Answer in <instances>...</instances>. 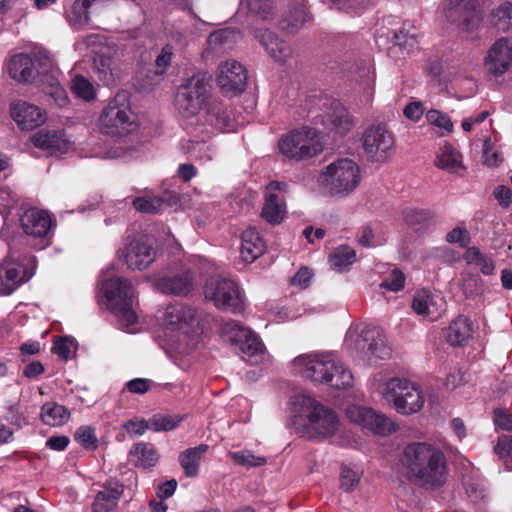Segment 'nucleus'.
Listing matches in <instances>:
<instances>
[{"label": "nucleus", "instance_id": "f257e3e1", "mask_svg": "<svg viewBox=\"0 0 512 512\" xmlns=\"http://www.w3.org/2000/svg\"><path fill=\"white\" fill-rule=\"evenodd\" d=\"M407 479L429 489H438L447 481V465L444 453L431 444H408L400 457Z\"/></svg>", "mask_w": 512, "mask_h": 512}, {"label": "nucleus", "instance_id": "f03ea898", "mask_svg": "<svg viewBox=\"0 0 512 512\" xmlns=\"http://www.w3.org/2000/svg\"><path fill=\"white\" fill-rule=\"evenodd\" d=\"M293 364L303 377L314 382L327 384L336 389H344L352 385L351 372L341 362H336L329 356L304 354L296 357Z\"/></svg>", "mask_w": 512, "mask_h": 512}, {"label": "nucleus", "instance_id": "7ed1b4c3", "mask_svg": "<svg viewBox=\"0 0 512 512\" xmlns=\"http://www.w3.org/2000/svg\"><path fill=\"white\" fill-rule=\"evenodd\" d=\"M295 405L300 407L306 419L299 431L302 437L325 440L336 434L339 417L333 409L322 405L308 395L297 396Z\"/></svg>", "mask_w": 512, "mask_h": 512}, {"label": "nucleus", "instance_id": "20e7f679", "mask_svg": "<svg viewBox=\"0 0 512 512\" xmlns=\"http://www.w3.org/2000/svg\"><path fill=\"white\" fill-rule=\"evenodd\" d=\"M101 291L107 308L115 315L121 327L128 328L138 322L134 308L136 291L128 279L119 276L104 279Z\"/></svg>", "mask_w": 512, "mask_h": 512}, {"label": "nucleus", "instance_id": "39448f33", "mask_svg": "<svg viewBox=\"0 0 512 512\" xmlns=\"http://www.w3.org/2000/svg\"><path fill=\"white\" fill-rule=\"evenodd\" d=\"M361 173L358 164L349 158L338 159L321 172L320 182L330 196L346 197L360 184Z\"/></svg>", "mask_w": 512, "mask_h": 512}, {"label": "nucleus", "instance_id": "423d86ee", "mask_svg": "<svg viewBox=\"0 0 512 512\" xmlns=\"http://www.w3.org/2000/svg\"><path fill=\"white\" fill-rule=\"evenodd\" d=\"M380 392L387 402L392 403L397 412L410 415L421 410L424 399L415 386L405 378L393 377L380 386Z\"/></svg>", "mask_w": 512, "mask_h": 512}, {"label": "nucleus", "instance_id": "0eeeda50", "mask_svg": "<svg viewBox=\"0 0 512 512\" xmlns=\"http://www.w3.org/2000/svg\"><path fill=\"white\" fill-rule=\"evenodd\" d=\"M346 345L370 364H376L377 360H385L391 355L386 335L375 326H366L359 334L349 335Z\"/></svg>", "mask_w": 512, "mask_h": 512}, {"label": "nucleus", "instance_id": "6e6552de", "mask_svg": "<svg viewBox=\"0 0 512 512\" xmlns=\"http://www.w3.org/2000/svg\"><path fill=\"white\" fill-rule=\"evenodd\" d=\"M278 146L285 157L296 161L312 158L323 150L317 131L308 127L293 130L282 136Z\"/></svg>", "mask_w": 512, "mask_h": 512}, {"label": "nucleus", "instance_id": "1a4fd4ad", "mask_svg": "<svg viewBox=\"0 0 512 512\" xmlns=\"http://www.w3.org/2000/svg\"><path fill=\"white\" fill-rule=\"evenodd\" d=\"M223 339L238 347L243 360L257 364L264 354V345L260 338L239 322L230 320L221 325Z\"/></svg>", "mask_w": 512, "mask_h": 512}, {"label": "nucleus", "instance_id": "9d476101", "mask_svg": "<svg viewBox=\"0 0 512 512\" xmlns=\"http://www.w3.org/2000/svg\"><path fill=\"white\" fill-rule=\"evenodd\" d=\"M133 123L132 112L124 93L117 94L103 109L99 117L101 132L111 136H122L129 133Z\"/></svg>", "mask_w": 512, "mask_h": 512}, {"label": "nucleus", "instance_id": "9b49d317", "mask_svg": "<svg viewBox=\"0 0 512 512\" xmlns=\"http://www.w3.org/2000/svg\"><path fill=\"white\" fill-rule=\"evenodd\" d=\"M205 298L223 311L234 314L244 311V300L238 284L227 278L211 279L204 288Z\"/></svg>", "mask_w": 512, "mask_h": 512}, {"label": "nucleus", "instance_id": "f8f14e48", "mask_svg": "<svg viewBox=\"0 0 512 512\" xmlns=\"http://www.w3.org/2000/svg\"><path fill=\"white\" fill-rule=\"evenodd\" d=\"M367 157L375 162H384L393 151L394 137L384 124L371 125L361 138Z\"/></svg>", "mask_w": 512, "mask_h": 512}, {"label": "nucleus", "instance_id": "ddd939ff", "mask_svg": "<svg viewBox=\"0 0 512 512\" xmlns=\"http://www.w3.org/2000/svg\"><path fill=\"white\" fill-rule=\"evenodd\" d=\"M207 97V83L204 78L193 76L178 89L175 104L179 112L190 117L198 113Z\"/></svg>", "mask_w": 512, "mask_h": 512}, {"label": "nucleus", "instance_id": "4468645a", "mask_svg": "<svg viewBox=\"0 0 512 512\" xmlns=\"http://www.w3.org/2000/svg\"><path fill=\"white\" fill-rule=\"evenodd\" d=\"M444 16L462 31H473L482 21L476 0H446Z\"/></svg>", "mask_w": 512, "mask_h": 512}, {"label": "nucleus", "instance_id": "2eb2a0df", "mask_svg": "<svg viewBox=\"0 0 512 512\" xmlns=\"http://www.w3.org/2000/svg\"><path fill=\"white\" fill-rule=\"evenodd\" d=\"M20 223L25 234L40 239V249L51 244L53 222L47 211L29 208L21 215Z\"/></svg>", "mask_w": 512, "mask_h": 512}, {"label": "nucleus", "instance_id": "dca6fc26", "mask_svg": "<svg viewBox=\"0 0 512 512\" xmlns=\"http://www.w3.org/2000/svg\"><path fill=\"white\" fill-rule=\"evenodd\" d=\"M124 261L131 270L148 268L157 257V251L147 236H138L131 240L123 252Z\"/></svg>", "mask_w": 512, "mask_h": 512}, {"label": "nucleus", "instance_id": "f3484780", "mask_svg": "<svg viewBox=\"0 0 512 512\" xmlns=\"http://www.w3.org/2000/svg\"><path fill=\"white\" fill-rule=\"evenodd\" d=\"M36 258L29 256L27 264L31 266L27 269L18 262H7L0 266V294L9 295L15 291L22 283L28 281L36 269Z\"/></svg>", "mask_w": 512, "mask_h": 512}, {"label": "nucleus", "instance_id": "a211bd4d", "mask_svg": "<svg viewBox=\"0 0 512 512\" xmlns=\"http://www.w3.org/2000/svg\"><path fill=\"white\" fill-rule=\"evenodd\" d=\"M349 419L379 435H388L395 431L393 422L384 414L364 406H351L347 409Z\"/></svg>", "mask_w": 512, "mask_h": 512}, {"label": "nucleus", "instance_id": "6ab92c4d", "mask_svg": "<svg viewBox=\"0 0 512 512\" xmlns=\"http://www.w3.org/2000/svg\"><path fill=\"white\" fill-rule=\"evenodd\" d=\"M288 184L285 182L271 181L266 187L265 204L261 211V217L272 225L280 224L285 216V202L277 192L286 193Z\"/></svg>", "mask_w": 512, "mask_h": 512}, {"label": "nucleus", "instance_id": "aec40b11", "mask_svg": "<svg viewBox=\"0 0 512 512\" xmlns=\"http://www.w3.org/2000/svg\"><path fill=\"white\" fill-rule=\"evenodd\" d=\"M217 83L225 92L240 93L247 85V71L236 60H227L218 67Z\"/></svg>", "mask_w": 512, "mask_h": 512}, {"label": "nucleus", "instance_id": "412c9836", "mask_svg": "<svg viewBox=\"0 0 512 512\" xmlns=\"http://www.w3.org/2000/svg\"><path fill=\"white\" fill-rule=\"evenodd\" d=\"M206 121L222 132L236 131L242 125L235 109L229 104L218 101L209 105Z\"/></svg>", "mask_w": 512, "mask_h": 512}, {"label": "nucleus", "instance_id": "4be33fe9", "mask_svg": "<svg viewBox=\"0 0 512 512\" xmlns=\"http://www.w3.org/2000/svg\"><path fill=\"white\" fill-rule=\"evenodd\" d=\"M311 19L307 0H287V10L279 21V27L289 34H294Z\"/></svg>", "mask_w": 512, "mask_h": 512}, {"label": "nucleus", "instance_id": "5701e85b", "mask_svg": "<svg viewBox=\"0 0 512 512\" xmlns=\"http://www.w3.org/2000/svg\"><path fill=\"white\" fill-rule=\"evenodd\" d=\"M158 289L175 296H187L194 288V276L189 269L167 274L157 280Z\"/></svg>", "mask_w": 512, "mask_h": 512}, {"label": "nucleus", "instance_id": "b1692460", "mask_svg": "<svg viewBox=\"0 0 512 512\" xmlns=\"http://www.w3.org/2000/svg\"><path fill=\"white\" fill-rule=\"evenodd\" d=\"M512 64V46L501 38L489 50L485 61L487 71L495 77L503 75Z\"/></svg>", "mask_w": 512, "mask_h": 512}, {"label": "nucleus", "instance_id": "393cba45", "mask_svg": "<svg viewBox=\"0 0 512 512\" xmlns=\"http://www.w3.org/2000/svg\"><path fill=\"white\" fill-rule=\"evenodd\" d=\"M11 116L23 130H32L46 120L44 110L25 101H18L11 106Z\"/></svg>", "mask_w": 512, "mask_h": 512}, {"label": "nucleus", "instance_id": "a878e982", "mask_svg": "<svg viewBox=\"0 0 512 512\" xmlns=\"http://www.w3.org/2000/svg\"><path fill=\"white\" fill-rule=\"evenodd\" d=\"M254 37L265 48L267 53L278 62H285L292 56L291 46L279 39L268 29H253Z\"/></svg>", "mask_w": 512, "mask_h": 512}, {"label": "nucleus", "instance_id": "bb28decb", "mask_svg": "<svg viewBox=\"0 0 512 512\" xmlns=\"http://www.w3.org/2000/svg\"><path fill=\"white\" fill-rule=\"evenodd\" d=\"M31 142L35 147L46 150L50 154L66 153L70 146L65 133L57 130H39L31 136Z\"/></svg>", "mask_w": 512, "mask_h": 512}, {"label": "nucleus", "instance_id": "cd10ccee", "mask_svg": "<svg viewBox=\"0 0 512 512\" xmlns=\"http://www.w3.org/2000/svg\"><path fill=\"white\" fill-rule=\"evenodd\" d=\"M323 123L331 131L343 136L354 126L353 118L349 111L339 102L334 101L326 112Z\"/></svg>", "mask_w": 512, "mask_h": 512}, {"label": "nucleus", "instance_id": "c85d7f7f", "mask_svg": "<svg viewBox=\"0 0 512 512\" xmlns=\"http://www.w3.org/2000/svg\"><path fill=\"white\" fill-rule=\"evenodd\" d=\"M241 240L240 254L245 262L252 263L264 253V242L254 227L243 231Z\"/></svg>", "mask_w": 512, "mask_h": 512}, {"label": "nucleus", "instance_id": "c756f323", "mask_svg": "<svg viewBox=\"0 0 512 512\" xmlns=\"http://www.w3.org/2000/svg\"><path fill=\"white\" fill-rule=\"evenodd\" d=\"M197 312L193 307L181 303L170 304L165 309V321L168 325L181 329L192 325Z\"/></svg>", "mask_w": 512, "mask_h": 512}, {"label": "nucleus", "instance_id": "7c9ffc66", "mask_svg": "<svg viewBox=\"0 0 512 512\" xmlns=\"http://www.w3.org/2000/svg\"><path fill=\"white\" fill-rule=\"evenodd\" d=\"M11 78L18 82H30L34 79V64L28 54L19 53L12 56L8 63Z\"/></svg>", "mask_w": 512, "mask_h": 512}, {"label": "nucleus", "instance_id": "2f4dec72", "mask_svg": "<svg viewBox=\"0 0 512 512\" xmlns=\"http://www.w3.org/2000/svg\"><path fill=\"white\" fill-rule=\"evenodd\" d=\"M158 460L157 450L149 443H136L129 451V461L137 468H151L157 464Z\"/></svg>", "mask_w": 512, "mask_h": 512}, {"label": "nucleus", "instance_id": "473e14b6", "mask_svg": "<svg viewBox=\"0 0 512 512\" xmlns=\"http://www.w3.org/2000/svg\"><path fill=\"white\" fill-rule=\"evenodd\" d=\"M438 301L443 304L442 298H435L429 291H418L413 297L412 308L418 315L435 320L440 316Z\"/></svg>", "mask_w": 512, "mask_h": 512}, {"label": "nucleus", "instance_id": "72a5a7b5", "mask_svg": "<svg viewBox=\"0 0 512 512\" xmlns=\"http://www.w3.org/2000/svg\"><path fill=\"white\" fill-rule=\"evenodd\" d=\"M208 448L207 444H200L180 453L179 463L186 477L194 478L198 475L200 461L203 455L208 451Z\"/></svg>", "mask_w": 512, "mask_h": 512}, {"label": "nucleus", "instance_id": "f704fd0d", "mask_svg": "<svg viewBox=\"0 0 512 512\" xmlns=\"http://www.w3.org/2000/svg\"><path fill=\"white\" fill-rule=\"evenodd\" d=\"M472 331L471 320L465 316H458L450 323L446 339L452 346H462L471 337Z\"/></svg>", "mask_w": 512, "mask_h": 512}, {"label": "nucleus", "instance_id": "c9c22d12", "mask_svg": "<svg viewBox=\"0 0 512 512\" xmlns=\"http://www.w3.org/2000/svg\"><path fill=\"white\" fill-rule=\"evenodd\" d=\"M96 0H75L65 17L74 29H82L90 21L89 8Z\"/></svg>", "mask_w": 512, "mask_h": 512}, {"label": "nucleus", "instance_id": "e433bc0d", "mask_svg": "<svg viewBox=\"0 0 512 512\" xmlns=\"http://www.w3.org/2000/svg\"><path fill=\"white\" fill-rule=\"evenodd\" d=\"M435 164L438 168L451 173H458L464 169L461 154L451 144H445L440 148Z\"/></svg>", "mask_w": 512, "mask_h": 512}, {"label": "nucleus", "instance_id": "4c0bfd02", "mask_svg": "<svg viewBox=\"0 0 512 512\" xmlns=\"http://www.w3.org/2000/svg\"><path fill=\"white\" fill-rule=\"evenodd\" d=\"M123 494L122 485H116L113 488L105 487L103 491H99L93 502V512H110L116 506Z\"/></svg>", "mask_w": 512, "mask_h": 512}, {"label": "nucleus", "instance_id": "58836bf2", "mask_svg": "<svg viewBox=\"0 0 512 512\" xmlns=\"http://www.w3.org/2000/svg\"><path fill=\"white\" fill-rule=\"evenodd\" d=\"M42 421L50 426H61L70 418L69 410L58 403L47 402L41 409Z\"/></svg>", "mask_w": 512, "mask_h": 512}, {"label": "nucleus", "instance_id": "ea45409f", "mask_svg": "<svg viewBox=\"0 0 512 512\" xmlns=\"http://www.w3.org/2000/svg\"><path fill=\"white\" fill-rule=\"evenodd\" d=\"M463 485L466 494L472 501H486L489 498V490L486 481L482 477L478 475H466L463 477Z\"/></svg>", "mask_w": 512, "mask_h": 512}, {"label": "nucleus", "instance_id": "a19ab883", "mask_svg": "<svg viewBox=\"0 0 512 512\" xmlns=\"http://www.w3.org/2000/svg\"><path fill=\"white\" fill-rule=\"evenodd\" d=\"M94 72L104 85L115 83L117 77L116 65L111 57L99 56L94 60Z\"/></svg>", "mask_w": 512, "mask_h": 512}, {"label": "nucleus", "instance_id": "79ce46f5", "mask_svg": "<svg viewBox=\"0 0 512 512\" xmlns=\"http://www.w3.org/2000/svg\"><path fill=\"white\" fill-rule=\"evenodd\" d=\"M249 13L263 21H270L275 18V0H242Z\"/></svg>", "mask_w": 512, "mask_h": 512}, {"label": "nucleus", "instance_id": "37998d69", "mask_svg": "<svg viewBox=\"0 0 512 512\" xmlns=\"http://www.w3.org/2000/svg\"><path fill=\"white\" fill-rule=\"evenodd\" d=\"M389 38L394 46H398L400 50L407 53L418 44L417 35L413 26L406 28V26L403 25L398 30H394Z\"/></svg>", "mask_w": 512, "mask_h": 512}, {"label": "nucleus", "instance_id": "c03bdc74", "mask_svg": "<svg viewBox=\"0 0 512 512\" xmlns=\"http://www.w3.org/2000/svg\"><path fill=\"white\" fill-rule=\"evenodd\" d=\"M356 259V251L347 245L337 247L329 256L331 267L337 271H343L348 266L353 264Z\"/></svg>", "mask_w": 512, "mask_h": 512}, {"label": "nucleus", "instance_id": "a18cd8bd", "mask_svg": "<svg viewBox=\"0 0 512 512\" xmlns=\"http://www.w3.org/2000/svg\"><path fill=\"white\" fill-rule=\"evenodd\" d=\"M46 79L47 85L43 87L44 94L57 107H65L69 103V98L65 89L54 76H46Z\"/></svg>", "mask_w": 512, "mask_h": 512}, {"label": "nucleus", "instance_id": "49530a36", "mask_svg": "<svg viewBox=\"0 0 512 512\" xmlns=\"http://www.w3.org/2000/svg\"><path fill=\"white\" fill-rule=\"evenodd\" d=\"M490 23L499 31L506 32L512 26V3L505 2L490 13Z\"/></svg>", "mask_w": 512, "mask_h": 512}, {"label": "nucleus", "instance_id": "de8ad7c7", "mask_svg": "<svg viewBox=\"0 0 512 512\" xmlns=\"http://www.w3.org/2000/svg\"><path fill=\"white\" fill-rule=\"evenodd\" d=\"M170 206L171 204L168 203L166 197H160V196H143V197H137L133 201V207L141 212L146 214H157L159 213L164 206Z\"/></svg>", "mask_w": 512, "mask_h": 512}, {"label": "nucleus", "instance_id": "09e8293b", "mask_svg": "<svg viewBox=\"0 0 512 512\" xmlns=\"http://www.w3.org/2000/svg\"><path fill=\"white\" fill-rule=\"evenodd\" d=\"M433 220L430 210L426 209H410L405 212V221L415 231L426 228Z\"/></svg>", "mask_w": 512, "mask_h": 512}, {"label": "nucleus", "instance_id": "8fccbe9b", "mask_svg": "<svg viewBox=\"0 0 512 512\" xmlns=\"http://www.w3.org/2000/svg\"><path fill=\"white\" fill-rule=\"evenodd\" d=\"M183 417L179 415L155 414L149 419L150 429L154 432L171 431L178 427Z\"/></svg>", "mask_w": 512, "mask_h": 512}, {"label": "nucleus", "instance_id": "3c124183", "mask_svg": "<svg viewBox=\"0 0 512 512\" xmlns=\"http://www.w3.org/2000/svg\"><path fill=\"white\" fill-rule=\"evenodd\" d=\"M494 452L506 469H512V435H501L494 446Z\"/></svg>", "mask_w": 512, "mask_h": 512}, {"label": "nucleus", "instance_id": "603ef678", "mask_svg": "<svg viewBox=\"0 0 512 512\" xmlns=\"http://www.w3.org/2000/svg\"><path fill=\"white\" fill-rule=\"evenodd\" d=\"M229 456L236 464L246 468L260 467L267 463L265 457L256 456L249 450L230 452Z\"/></svg>", "mask_w": 512, "mask_h": 512}, {"label": "nucleus", "instance_id": "864d4df0", "mask_svg": "<svg viewBox=\"0 0 512 512\" xmlns=\"http://www.w3.org/2000/svg\"><path fill=\"white\" fill-rule=\"evenodd\" d=\"M71 89L76 96L86 101L92 100L95 97L93 84L82 75H76L73 78Z\"/></svg>", "mask_w": 512, "mask_h": 512}, {"label": "nucleus", "instance_id": "5fc2aeb1", "mask_svg": "<svg viewBox=\"0 0 512 512\" xmlns=\"http://www.w3.org/2000/svg\"><path fill=\"white\" fill-rule=\"evenodd\" d=\"M74 438L75 441L87 450H95L98 447L95 429L90 426H80L76 430Z\"/></svg>", "mask_w": 512, "mask_h": 512}, {"label": "nucleus", "instance_id": "6e6d98bb", "mask_svg": "<svg viewBox=\"0 0 512 512\" xmlns=\"http://www.w3.org/2000/svg\"><path fill=\"white\" fill-rule=\"evenodd\" d=\"M484 289L483 281L478 274H470L463 280L462 290L469 298L481 295Z\"/></svg>", "mask_w": 512, "mask_h": 512}, {"label": "nucleus", "instance_id": "4d7b16f0", "mask_svg": "<svg viewBox=\"0 0 512 512\" xmlns=\"http://www.w3.org/2000/svg\"><path fill=\"white\" fill-rule=\"evenodd\" d=\"M360 476L358 472L349 467H342L340 473V488L345 492H351L358 485Z\"/></svg>", "mask_w": 512, "mask_h": 512}, {"label": "nucleus", "instance_id": "13d9d810", "mask_svg": "<svg viewBox=\"0 0 512 512\" xmlns=\"http://www.w3.org/2000/svg\"><path fill=\"white\" fill-rule=\"evenodd\" d=\"M404 283V273L401 270L395 268L392 270L391 274L385 280H383V282L380 284V287L389 291L398 292L404 288Z\"/></svg>", "mask_w": 512, "mask_h": 512}, {"label": "nucleus", "instance_id": "bf43d9fd", "mask_svg": "<svg viewBox=\"0 0 512 512\" xmlns=\"http://www.w3.org/2000/svg\"><path fill=\"white\" fill-rule=\"evenodd\" d=\"M236 36V32L229 28L221 29L209 35L208 43L212 47L224 46L226 44L232 43Z\"/></svg>", "mask_w": 512, "mask_h": 512}, {"label": "nucleus", "instance_id": "052dcab7", "mask_svg": "<svg viewBox=\"0 0 512 512\" xmlns=\"http://www.w3.org/2000/svg\"><path fill=\"white\" fill-rule=\"evenodd\" d=\"M429 123L445 129L448 132L453 130V123L447 114L438 110H430L426 114Z\"/></svg>", "mask_w": 512, "mask_h": 512}, {"label": "nucleus", "instance_id": "680f3d73", "mask_svg": "<svg viewBox=\"0 0 512 512\" xmlns=\"http://www.w3.org/2000/svg\"><path fill=\"white\" fill-rule=\"evenodd\" d=\"M493 421L496 430L512 431V414L505 409H495Z\"/></svg>", "mask_w": 512, "mask_h": 512}, {"label": "nucleus", "instance_id": "e2e57ef3", "mask_svg": "<svg viewBox=\"0 0 512 512\" xmlns=\"http://www.w3.org/2000/svg\"><path fill=\"white\" fill-rule=\"evenodd\" d=\"M173 56V47L169 44L165 45L161 53L157 56L155 64L157 67V74H163L166 69L170 66Z\"/></svg>", "mask_w": 512, "mask_h": 512}, {"label": "nucleus", "instance_id": "0e129e2a", "mask_svg": "<svg viewBox=\"0 0 512 512\" xmlns=\"http://www.w3.org/2000/svg\"><path fill=\"white\" fill-rule=\"evenodd\" d=\"M446 241L459 243L461 247H466L470 242L469 232L466 228L456 227L447 233Z\"/></svg>", "mask_w": 512, "mask_h": 512}, {"label": "nucleus", "instance_id": "69168bd1", "mask_svg": "<svg viewBox=\"0 0 512 512\" xmlns=\"http://www.w3.org/2000/svg\"><path fill=\"white\" fill-rule=\"evenodd\" d=\"M152 381L146 378H135L126 383L129 392L134 394H144L151 388Z\"/></svg>", "mask_w": 512, "mask_h": 512}, {"label": "nucleus", "instance_id": "338daca9", "mask_svg": "<svg viewBox=\"0 0 512 512\" xmlns=\"http://www.w3.org/2000/svg\"><path fill=\"white\" fill-rule=\"evenodd\" d=\"M123 428L128 432L135 435H143L147 429H150L149 420H136L131 419L124 423Z\"/></svg>", "mask_w": 512, "mask_h": 512}, {"label": "nucleus", "instance_id": "774afa93", "mask_svg": "<svg viewBox=\"0 0 512 512\" xmlns=\"http://www.w3.org/2000/svg\"><path fill=\"white\" fill-rule=\"evenodd\" d=\"M41 351V344L38 341H27L19 347V358L22 362L27 361V356L36 355Z\"/></svg>", "mask_w": 512, "mask_h": 512}]
</instances>
